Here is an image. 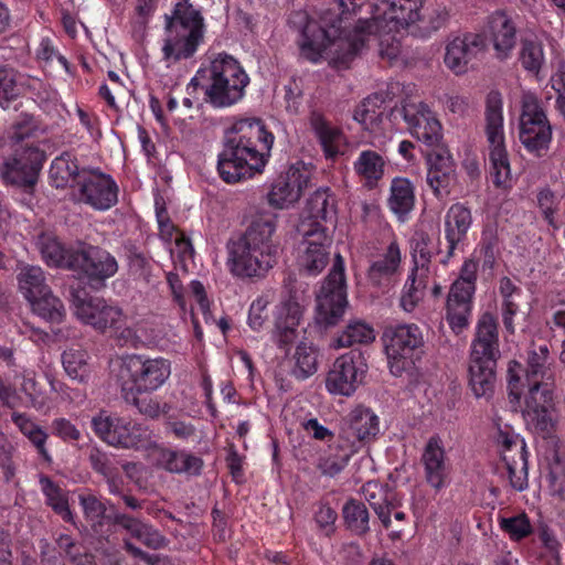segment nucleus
Returning a JSON list of instances; mask_svg holds the SVG:
<instances>
[{
	"mask_svg": "<svg viewBox=\"0 0 565 565\" xmlns=\"http://www.w3.org/2000/svg\"><path fill=\"white\" fill-rule=\"evenodd\" d=\"M21 94L17 83L15 71L8 66H0V107L7 109Z\"/></svg>",
	"mask_w": 565,
	"mask_h": 565,
	"instance_id": "052dcab7",
	"label": "nucleus"
},
{
	"mask_svg": "<svg viewBox=\"0 0 565 565\" xmlns=\"http://www.w3.org/2000/svg\"><path fill=\"white\" fill-rule=\"evenodd\" d=\"M82 169L77 164L76 157L68 151L56 157L50 167V178L55 188L64 189L71 186L74 190L79 184Z\"/></svg>",
	"mask_w": 565,
	"mask_h": 565,
	"instance_id": "c03bdc74",
	"label": "nucleus"
},
{
	"mask_svg": "<svg viewBox=\"0 0 565 565\" xmlns=\"http://www.w3.org/2000/svg\"><path fill=\"white\" fill-rule=\"evenodd\" d=\"M525 387L524 408L522 409L524 419L536 430L548 431L552 427L554 383L544 381L543 383H524Z\"/></svg>",
	"mask_w": 565,
	"mask_h": 565,
	"instance_id": "b1692460",
	"label": "nucleus"
},
{
	"mask_svg": "<svg viewBox=\"0 0 565 565\" xmlns=\"http://www.w3.org/2000/svg\"><path fill=\"white\" fill-rule=\"evenodd\" d=\"M353 169L363 185L373 190L384 177L385 160L375 150H362L353 162Z\"/></svg>",
	"mask_w": 565,
	"mask_h": 565,
	"instance_id": "37998d69",
	"label": "nucleus"
},
{
	"mask_svg": "<svg viewBox=\"0 0 565 565\" xmlns=\"http://www.w3.org/2000/svg\"><path fill=\"white\" fill-rule=\"evenodd\" d=\"M158 465L171 473L198 477L202 473L204 461L201 457L185 450L162 448L158 455Z\"/></svg>",
	"mask_w": 565,
	"mask_h": 565,
	"instance_id": "f704fd0d",
	"label": "nucleus"
},
{
	"mask_svg": "<svg viewBox=\"0 0 565 565\" xmlns=\"http://www.w3.org/2000/svg\"><path fill=\"white\" fill-rule=\"evenodd\" d=\"M298 232L302 235L297 247L296 265L300 275L316 277L323 271L330 262L331 239L327 227L300 223Z\"/></svg>",
	"mask_w": 565,
	"mask_h": 565,
	"instance_id": "f3484780",
	"label": "nucleus"
},
{
	"mask_svg": "<svg viewBox=\"0 0 565 565\" xmlns=\"http://www.w3.org/2000/svg\"><path fill=\"white\" fill-rule=\"evenodd\" d=\"M115 524L126 530L132 539L150 550L163 548L168 543L159 530L129 514L117 515Z\"/></svg>",
	"mask_w": 565,
	"mask_h": 565,
	"instance_id": "4c0bfd02",
	"label": "nucleus"
},
{
	"mask_svg": "<svg viewBox=\"0 0 565 565\" xmlns=\"http://www.w3.org/2000/svg\"><path fill=\"white\" fill-rule=\"evenodd\" d=\"M29 303L36 316L50 323L58 324L66 316V310L62 300L54 296L52 289L49 290L47 295L36 297Z\"/></svg>",
	"mask_w": 565,
	"mask_h": 565,
	"instance_id": "6e6d98bb",
	"label": "nucleus"
},
{
	"mask_svg": "<svg viewBox=\"0 0 565 565\" xmlns=\"http://www.w3.org/2000/svg\"><path fill=\"white\" fill-rule=\"evenodd\" d=\"M338 514L328 503L321 502L315 512V522L324 536L330 537L335 532L334 523Z\"/></svg>",
	"mask_w": 565,
	"mask_h": 565,
	"instance_id": "774afa93",
	"label": "nucleus"
},
{
	"mask_svg": "<svg viewBox=\"0 0 565 565\" xmlns=\"http://www.w3.org/2000/svg\"><path fill=\"white\" fill-rule=\"evenodd\" d=\"M11 420L19 428L21 434L35 447L41 459L51 463L52 456L46 448V440L49 438L46 431L24 413H12Z\"/></svg>",
	"mask_w": 565,
	"mask_h": 565,
	"instance_id": "de8ad7c7",
	"label": "nucleus"
},
{
	"mask_svg": "<svg viewBox=\"0 0 565 565\" xmlns=\"http://www.w3.org/2000/svg\"><path fill=\"white\" fill-rule=\"evenodd\" d=\"M388 342L385 351L388 359L390 371L395 376L411 371L415 362L420 359L424 348V335L415 323L398 324L385 333Z\"/></svg>",
	"mask_w": 565,
	"mask_h": 565,
	"instance_id": "ddd939ff",
	"label": "nucleus"
},
{
	"mask_svg": "<svg viewBox=\"0 0 565 565\" xmlns=\"http://www.w3.org/2000/svg\"><path fill=\"white\" fill-rule=\"evenodd\" d=\"M72 271L87 279L92 287H104L107 279L118 271V263L108 250L94 245H84L73 257Z\"/></svg>",
	"mask_w": 565,
	"mask_h": 565,
	"instance_id": "aec40b11",
	"label": "nucleus"
},
{
	"mask_svg": "<svg viewBox=\"0 0 565 565\" xmlns=\"http://www.w3.org/2000/svg\"><path fill=\"white\" fill-rule=\"evenodd\" d=\"M362 492L384 529L388 530L392 524L391 514L395 509V504L388 501L386 497H382L383 489L377 482H366L362 488Z\"/></svg>",
	"mask_w": 565,
	"mask_h": 565,
	"instance_id": "603ef678",
	"label": "nucleus"
},
{
	"mask_svg": "<svg viewBox=\"0 0 565 565\" xmlns=\"http://www.w3.org/2000/svg\"><path fill=\"white\" fill-rule=\"evenodd\" d=\"M470 356L471 391L477 398L488 396L493 391L494 369L500 356L498 322L489 312L483 313L478 320Z\"/></svg>",
	"mask_w": 565,
	"mask_h": 565,
	"instance_id": "39448f33",
	"label": "nucleus"
},
{
	"mask_svg": "<svg viewBox=\"0 0 565 565\" xmlns=\"http://www.w3.org/2000/svg\"><path fill=\"white\" fill-rule=\"evenodd\" d=\"M121 380L139 393H152L164 385L171 375V362L162 356L131 354L122 360Z\"/></svg>",
	"mask_w": 565,
	"mask_h": 565,
	"instance_id": "f8f14e48",
	"label": "nucleus"
},
{
	"mask_svg": "<svg viewBox=\"0 0 565 565\" xmlns=\"http://www.w3.org/2000/svg\"><path fill=\"white\" fill-rule=\"evenodd\" d=\"M366 22L367 25L365 28V41L363 42L362 49L371 41L377 40L380 46V55L382 57H386L390 61L395 60L401 53V43L395 38V33H386L384 31H377L375 25L372 24L369 20H363V18H359L356 23Z\"/></svg>",
	"mask_w": 565,
	"mask_h": 565,
	"instance_id": "13d9d810",
	"label": "nucleus"
},
{
	"mask_svg": "<svg viewBox=\"0 0 565 565\" xmlns=\"http://www.w3.org/2000/svg\"><path fill=\"white\" fill-rule=\"evenodd\" d=\"M292 360L294 365L290 370V374L298 381L309 379L318 370L317 350L305 342L297 345Z\"/></svg>",
	"mask_w": 565,
	"mask_h": 565,
	"instance_id": "864d4df0",
	"label": "nucleus"
},
{
	"mask_svg": "<svg viewBox=\"0 0 565 565\" xmlns=\"http://www.w3.org/2000/svg\"><path fill=\"white\" fill-rule=\"evenodd\" d=\"M518 134L527 153L536 158L547 154L553 140V127L542 100L533 93L522 96Z\"/></svg>",
	"mask_w": 565,
	"mask_h": 565,
	"instance_id": "6e6552de",
	"label": "nucleus"
},
{
	"mask_svg": "<svg viewBox=\"0 0 565 565\" xmlns=\"http://www.w3.org/2000/svg\"><path fill=\"white\" fill-rule=\"evenodd\" d=\"M70 300L77 318L99 332L110 330L117 333L125 324L121 308L109 303L104 298L89 296L85 288L72 287Z\"/></svg>",
	"mask_w": 565,
	"mask_h": 565,
	"instance_id": "2eb2a0df",
	"label": "nucleus"
},
{
	"mask_svg": "<svg viewBox=\"0 0 565 565\" xmlns=\"http://www.w3.org/2000/svg\"><path fill=\"white\" fill-rule=\"evenodd\" d=\"M518 61L526 73L540 78L546 56L543 40L536 33L521 35Z\"/></svg>",
	"mask_w": 565,
	"mask_h": 565,
	"instance_id": "c9c22d12",
	"label": "nucleus"
},
{
	"mask_svg": "<svg viewBox=\"0 0 565 565\" xmlns=\"http://www.w3.org/2000/svg\"><path fill=\"white\" fill-rule=\"evenodd\" d=\"M121 393L127 403L136 406L138 412L151 419L167 414L170 409L167 403H161L157 396L149 395L150 393H139L129 388L128 382H121Z\"/></svg>",
	"mask_w": 565,
	"mask_h": 565,
	"instance_id": "09e8293b",
	"label": "nucleus"
},
{
	"mask_svg": "<svg viewBox=\"0 0 565 565\" xmlns=\"http://www.w3.org/2000/svg\"><path fill=\"white\" fill-rule=\"evenodd\" d=\"M498 445L511 487L523 491L529 486V451L524 439L512 430L499 429Z\"/></svg>",
	"mask_w": 565,
	"mask_h": 565,
	"instance_id": "412c9836",
	"label": "nucleus"
},
{
	"mask_svg": "<svg viewBox=\"0 0 565 565\" xmlns=\"http://www.w3.org/2000/svg\"><path fill=\"white\" fill-rule=\"evenodd\" d=\"M167 38L162 46L163 58H191L204 40V18L190 0H180L172 15L167 17Z\"/></svg>",
	"mask_w": 565,
	"mask_h": 565,
	"instance_id": "423d86ee",
	"label": "nucleus"
},
{
	"mask_svg": "<svg viewBox=\"0 0 565 565\" xmlns=\"http://www.w3.org/2000/svg\"><path fill=\"white\" fill-rule=\"evenodd\" d=\"M427 184L437 199L446 198L456 181V169L451 156L431 151L427 154Z\"/></svg>",
	"mask_w": 565,
	"mask_h": 565,
	"instance_id": "c85d7f7f",
	"label": "nucleus"
},
{
	"mask_svg": "<svg viewBox=\"0 0 565 565\" xmlns=\"http://www.w3.org/2000/svg\"><path fill=\"white\" fill-rule=\"evenodd\" d=\"M347 289L344 260L337 254L328 276L316 295L317 326L328 329L340 322L349 305Z\"/></svg>",
	"mask_w": 565,
	"mask_h": 565,
	"instance_id": "1a4fd4ad",
	"label": "nucleus"
},
{
	"mask_svg": "<svg viewBox=\"0 0 565 565\" xmlns=\"http://www.w3.org/2000/svg\"><path fill=\"white\" fill-rule=\"evenodd\" d=\"M310 127L316 134L326 158L333 159L341 153L340 147L344 136L342 131L332 127L326 117L317 110H312L309 116Z\"/></svg>",
	"mask_w": 565,
	"mask_h": 565,
	"instance_id": "ea45409f",
	"label": "nucleus"
},
{
	"mask_svg": "<svg viewBox=\"0 0 565 565\" xmlns=\"http://www.w3.org/2000/svg\"><path fill=\"white\" fill-rule=\"evenodd\" d=\"M428 280L429 278H424L419 281L418 275L415 276L413 273L409 274L401 297V307L405 311L412 312L415 309L424 297Z\"/></svg>",
	"mask_w": 565,
	"mask_h": 565,
	"instance_id": "680f3d73",
	"label": "nucleus"
},
{
	"mask_svg": "<svg viewBox=\"0 0 565 565\" xmlns=\"http://www.w3.org/2000/svg\"><path fill=\"white\" fill-rule=\"evenodd\" d=\"M88 355L83 350L68 349L62 354V364L71 380L86 385L90 379V370L87 363Z\"/></svg>",
	"mask_w": 565,
	"mask_h": 565,
	"instance_id": "4d7b16f0",
	"label": "nucleus"
},
{
	"mask_svg": "<svg viewBox=\"0 0 565 565\" xmlns=\"http://www.w3.org/2000/svg\"><path fill=\"white\" fill-rule=\"evenodd\" d=\"M275 222L259 218L249 225L245 234L230 249V269L234 276L253 278L264 276L275 264L276 246L271 236Z\"/></svg>",
	"mask_w": 565,
	"mask_h": 565,
	"instance_id": "20e7f679",
	"label": "nucleus"
},
{
	"mask_svg": "<svg viewBox=\"0 0 565 565\" xmlns=\"http://www.w3.org/2000/svg\"><path fill=\"white\" fill-rule=\"evenodd\" d=\"M472 224L471 210L463 203H454L445 215V238L448 244V250L440 263L446 265L452 257L459 243L467 238V234Z\"/></svg>",
	"mask_w": 565,
	"mask_h": 565,
	"instance_id": "c756f323",
	"label": "nucleus"
},
{
	"mask_svg": "<svg viewBox=\"0 0 565 565\" xmlns=\"http://www.w3.org/2000/svg\"><path fill=\"white\" fill-rule=\"evenodd\" d=\"M348 529L358 535L369 532V511L365 504L356 499H349L342 509Z\"/></svg>",
	"mask_w": 565,
	"mask_h": 565,
	"instance_id": "bf43d9fd",
	"label": "nucleus"
},
{
	"mask_svg": "<svg viewBox=\"0 0 565 565\" xmlns=\"http://www.w3.org/2000/svg\"><path fill=\"white\" fill-rule=\"evenodd\" d=\"M375 339L372 326L362 320H352L339 332L331 342V348L342 349L355 344H369Z\"/></svg>",
	"mask_w": 565,
	"mask_h": 565,
	"instance_id": "8fccbe9b",
	"label": "nucleus"
},
{
	"mask_svg": "<svg viewBox=\"0 0 565 565\" xmlns=\"http://www.w3.org/2000/svg\"><path fill=\"white\" fill-rule=\"evenodd\" d=\"M380 433V418L367 407L356 406L344 420L338 439L356 454Z\"/></svg>",
	"mask_w": 565,
	"mask_h": 565,
	"instance_id": "5701e85b",
	"label": "nucleus"
},
{
	"mask_svg": "<svg viewBox=\"0 0 565 565\" xmlns=\"http://www.w3.org/2000/svg\"><path fill=\"white\" fill-rule=\"evenodd\" d=\"M77 200L96 211H108L118 203L119 188L115 179L98 169L82 168Z\"/></svg>",
	"mask_w": 565,
	"mask_h": 565,
	"instance_id": "6ab92c4d",
	"label": "nucleus"
},
{
	"mask_svg": "<svg viewBox=\"0 0 565 565\" xmlns=\"http://www.w3.org/2000/svg\"><path fill=\"white\" fill-rule=\"evenodd\" d=\"M302 313V307L294 299H288L277 307L271 338L279 349L288 351L297 340Z\"/></svg>",
	"mask_w": 565,
	"mask_h": 565,
	"instance_id": "cd10ccee",
	"label": "nucleus"
},
{
	"mask_svg": "<svg viewBox=\"0 0 565 565\" xmlns=\"http://www.w3.org/2000/svg\"><path fill=\"white\" fill-rule=\"evenodd\" d=\"M440 253V238L420 231L416 232L411 241V255L413 262V274L418 275L419 281L429 278L433 257Z\"/></svg>",
	"mask_w": 565,
	"mask_h": 565,
	"instance_id": "2f4dec72",
	"label": "nucleus"
},
{
	"mask_svg": "<svg viewBox=\"0 0 565 565\" xmlns=\"http://www.w3.org/2000/svg\"><path fill=\"white\" fill-rule=\"evenodd\" d=\"M54 541L60 556L73 565H95L94 556L87 554L84 546L72 535L57 533Z\"/></svg>",
	"mask_w": 565,
	"mask_h": 565,
	"instance_id": "5fc2aeb1",
	"label": "nucleus"
},
{
	"mask_svg": "<svg viewBox=\"0 0 565 565\" xmlns=\"http://www.w3.org/2000/svg\"><path fill=\"white\" fill-rule=\"evenodd\" d=\"M310 183V174L306 169L291 166L278 175L268 193V202L277 209H285L297 202Z\"/></svg>",
	"mask_w": 565,
	"mask_h": 565,
	"instance_id": "a878e982",
	"label": "nucleus"
},
{
	"mask_svg": "<svg viewBox=\"0 0 565 565\" xmlns=\"http://www.w3.org/2000/svg\"><path fill=\"white\" fill-rule=\"evenodd\" d=\"M479 263L473 258L466 259L460 267L457 279L452 281V286L468 289L476 292L478 280Z\"/></svg>",
	"mask_w": 565,
	"mask_h": 565,
	"instance_id": "69168bd1",
	"label": "nucleus"
},
{
	"mask_svg": "<svg viewBox=\"0 0 565 565\" xmlns=\"http://www.w3.org/2000/svg\"><path fill=\"white\" fill-rule=\"evenodd\" d=\"M45 160V152L39 145L25 143L17 147L2 162L0 178L6 185L31 193L38 183Z\"/></svg>",
	"mask_w": 565,
	"mask_h": 565,
	"instance_id": "9b49d317",
	"label": "nucleus"
},
{
	"mask_svg": "<svg viewBox=\"0 0 565 565\" xmlns=\"http://www.w3.org/2000/svg\"><path fill=\"white\" fill-rule=\"evenodd\" d=\"M501 529L507 532L511 540L521 541L532 533V525L525 513L518 514L508 519H502Z\"/></svg>",
	"mask_w": 565,
	"mask_h": 565,
	"instance_id": "0e129e2a",
	"label": "nucleus"
},
{
	"mask_svg": "<svg viewBox=\"0 0 565 565\" xmlns=\"http://www.w3.org/2000/svg\"><path fill=\"white\" fill-rule=\"evenodd\" d=\"M353 117L370 132H376L382 129L384 120L388 119L384 95L382 93H374L364 98L355 108Z\"/></svg>",
	"mask_w": 565,
	"mask_h": 565,
	"instance_id": "a19ab883",
	"label": "nucleus"
},
{
	"mask_svg": "<svg viewBox=\"0 0 565 565\" xmlns=\"http://www.w3.org/2000/svg\"><path fill=\"white\" fill-rule=\"evenodd\" d=\"M552 362L550 348L546 343H532L527 351L526 366L515 360L510 361L508 388L511 403H520L524 394V383H543V381L554 383Z\"/></svg>",
	"mask_w": 565,
	"mask_h": 565,
	"instance_id": "9d476101",
	"label": "nucleus"
},
{
	"mask_svg": "<svg viewBox=\"0 0 565 565\" xmlns=\"http://www.w3.org/2000/svg\"><path fill=\"white\" fill-rule=\"evenodd\" d=\"M41 491L45 497V504L64 522L75 524L74 514L70 509L67 492L62 489L49 476L41 475L39 478Z\"/></svg>",
	"mask_w": 565,
	"mask_h": 565,
	"instance_id": "49530a36",
	"label": "nucleus"
},
{
	"mask_svg": "<svg viewBox=\"0 0 565 565\" xmlns=\"http://www.w3.org/2000/svg\"><path fill=\"white\" fill-rule=\"evenodd\" d=\"M489 30L497 58H510L516 45L518 33L513 19L505 11L497 10L489 18Z\"/></svg>",
	"mask_w": 565,
	"mask_h": 565,
	"instance_id": "7c9ffc66",
	"label": "nucleus"
},
{
	"mask_svg": "<svg viewBox=\"0 0 565 565\" xmlns=\"http://www.w3.org/2000/svg\"><path fill=\"white\" fill-rule=\"evenodd\" d=\"M402 256L396 241H392L385 253L373 260L367 269V279L372 286L388 287L398 273Z\"/></svg>",
	"mask_w": 565,
	"mask_h": 565,
	"instance_id": "473e14b6",
	"label": "nucleus"
},
{
	"mask_svg": "<svg viewBox=\"0 0 565 565\" xmlns=\"http://www.w3.org/2000/svg\"><path fill=\"white\" fill-rule=\"evenodd\" d=\"M364 0H337L335 8L328 9L317 21L306 11H295L289 17V25L298 32L296 44L299 56L311 63L323 61L338 70H347L362 51L365 41L366 22L349 29L348 21L361 11Z\"/></svg>",
	"mask_w": 565,
	"mask_h": 565,
	"instance_id": "f257e3e1",
	"label": "nucleus"
},
{
	"mask_svg": "<svg viewBox=\"0 0 565 565\" xmlns=\"http://www.w3.org/2000/svg\"><path fill=\"white\" fill-rule=\"evenodd\" d=\"M353 455L354 450L342 445L337 438L335 443L329 446V454L319 458L317 468L323 476L335 477L348 466Z\"/></svg>",
	"mask_w": 565,
	"mask_h": 565,
	"instance_id": "3c124183",
	"label": "nucleus"
},
{
	"mask_svg": "<svg viewBox=\"0 0 565 565\" xmlns=\"http://www.w3.org/2000/svg\"><path fill=\"white\" fill-rule=\"evenodd\" d=\"M473 305H446L445 318L456 334H460L471 322Z\"/></svg>",
	"mask_w": 565,
	"mask_h": 565,
	"instance_id": "e2e57ef3",
	"label": "nucleus"
},
{
	"mask_svg": "<svg viewBox=\"0 0 565 565\" xmlns=\"http://www.w3.org/2000/svg\"><path fill=\"white\" fill-rule=\"evenodd\" d=\"M486 136L489 142V161L492 182L497 188L507 186L511 181V168L503 127V97L499 90H490L486 98Z\"/></svg>",
	"mask_w": 565,
	"mask_h": 565,
	"instance_id": "0eeeda50",
	"label": "nucleus"
},
{
	"mask_svg": "<svg viewBox=\"0 0 565 565\" xmlns=\"http://www.w3.org/2000/svg\"><path fill=\"white\" fill-rule=\"evenodd\" d=\"M275 136L259 118H241L225 130L216 170L227 184H235L264 172Z\"/></svg>",
	"mask_w": 565,
	"mask_h": 565,
	"instance_id": "f03ea898",
	"label": "nucleus"
},
{
	"mask_svg": "<svg viewBox=\"0 0 565 565\" xmlns=\"http://www.w3.org/2000/svg\"><path fill=\"white\" fill-rule=\"evenodd\" d=\"M420 462L424 468L425 481L436 492L449 484L451 465L447 458L444 443L438 435L428 438Z\"/></svg>",
	"mask_w": 565,
	"mask_h": 565,
	"instance_id": "393cba45",
	"label": "nucleus"
},
{
	"mask_svg": "<svg viewBox=\"0 0 565 565\" xmlns=\"http://www.w3.org/2000/svg\"><path fill=\"white\" fill-rule=\"evenodd\" d=\"M367 363L361 351L351 350L335 359L326 377L330 394L351 396L362 384Z\"/></svg>",
	"mask_w": 565,
	"mask_h": 565,
	"instance_id": "a211bd4d",
	"label": "nucleus"
},
{
	"mask_svg": "<svg viewBox=\"0 0 565 565\" xmlns=\"http://www.w3.org/2000/svg\"><path fill=\"white\" fill-rule=\"evenodd\" d=\"M38 245L42 259L49 267L72 270L73 257L78 248L66 247L55 235L49 233L39 236Z\"/></svg>",
	"mask_w": 565,
	"mask_h": 565,
	"instance_id": "e433bc0d",
	"label": "nucleus"
},
{
	"mask_svg": "<svg viewBox=\"0 0 565 565\" xmlns=\"http://www.w3.org/2000/svg\"><path fill=\"white\" fill-rule=\"evenodd\" d=\"M334 216L335 203L333 195L329 188H321L316 190L308 199L301 223H307V228L313 227V224L323 226L321 222L332 220Z\"/></svg>",
	"mask_w": 565,
	"mask_h": 565,
	"instance_id": "58836bf2",
	"label": "nucleus"
},
{
	"mask_svg": "<svg viewBox=\"0 0 565 565\" xmlns=\"http://www.w3.org/2000/svg\"><path fill=\"white\" fill-rule=\"evenodd\" d=\"M366 1H363L362 9L356 14L365 7L371 17L363 20H369L377 31L398 33L422 20V0H376L373 3Z\"/></svg>",
	"mask_w": 565,
	"mask_h": 565,
	"instance_id": "dca6fc26",
	"label": "nucleus"
},
{
	"mask_svg": "<svg viewBox=\"0 0 565 565\" xmlns=\"http://www.w3.org/2000/svg\"><path fill=\"white\" fill-rule=\"evenodd\" d=\"M249 76L232 55L220 53L207 67H200L186 85V94L196 98L202 92V102L213 109H225L238 104L246 94Z\"/></svg>",
	"mask_w": 565,
	"mask_h": 565,
	"instance_id": "7ed1b4c3",
	"label": "nucleus"
},
{
	"mask_svg": "<svg viewBox=\"0 0 565 565\" xmlns=\"http://www.w3.org/2000/svg\"><path fill=\"white\" fill-rule=\"evenodd\" d=\"M90 427L102 441L117 448L140 449L147 447L150 440V433L146 427L107 411H100L93 416Z\"/></svg>",
	"mask_w": 565,
	"mask_h": 565,
	"instance_id": "4468645a",
	"label": "nucleus"
},
{
	"mask_svg": "<svg viewBox=\"0 0 565 565\" xmlns=\"http://www.w3.org/2000/svg\"><path fill=\"white\" fill-rule=\"evenodd\" d=\"M387 206L399 222H406L415 207V192L412 182L396 177L391 182Z\"/></svg>",
	"mask_w": 565,
	"mask_h": 565,
	"instance_id": "79ce46f5",
	"label": "nucleus"
},
{
	"mask_svg": "<svg viewBox=\"0 0 565 565\" xmlns=\"http://www.w3.org/2000/svg\"><path fill=\"white\" fill-rule=\"evenodd\" d=\"M87 457L92 469L103 477L109 476L111 471L117 469L114 466L109 454L96 445L88 448Z\"/></svg>",
	"mask_w": 565,
	"mask_h": 565,
	"instance_id": "338daca9",
	"label": "nucleus"
},
{
	"mask_svg": "<svg viewBox=\"0 0 565 565\" xmlns=\"http://www.w3.org/2000/svg\"><path fill=\"white\" fill-rule=\"evenodd\" d=\"M486 47V38L480 33H465L452 39L446 46L444 62L455 74H463L469 63Z\"/></svg>",
	"mask_w": 565,
	"mask_h": 565,
	"instance_id": "bb28decb",
	"label": "nucleus"
},
{
	"mask_svg": "<svg viewBox=\"0 0 565 565\" xmlns=\"http://www.w3.org/2000/svg\"><path fill=\"white\" fill-rule=\"evenodd\" d=\"M19 290L28 302L51 290L45 271L35 265H24L17 275Z\"/></svg>",
	"mask_w": 565,
	"mask_h": 565,
	"instance_id": "a18cd8bd",
	"label": "nucleus"
},
{
	"mask_svg": "<svg viewBox=\"0 0 565 565\" xmlns=\"http://www.w3.org/2000/svg\"><path fill=\"white\" fill-rule=\"evenodd\" d=\"M411 134L429 148L439 147L443 127L436 115L423 102L405 100L399 110Z\"/></svg>",
	"mask_w": 565,
	"mask_h": 565,
	"instance_id": "4be33fe9",
	"label": "nucleus"
},
{
	"mask_svg": "<svg viewBox=\"0 0 565 565\" xmlns=\"http://www.w3.org/2000/svg\"><path fill=\"white\" fill-rule=\"evenodd\" d=\"M78 500L84 513V519L93 532L98 536L107 535L111 526L116 525L115 519L120 513H107L106 503L90 493L79 494Z\"/></svg>",
	"mask_w": 565,
	"mask_h": 565,
	"instance_id": "72a5a7b5",
	"label": "nucleus"
}]
</instances>
